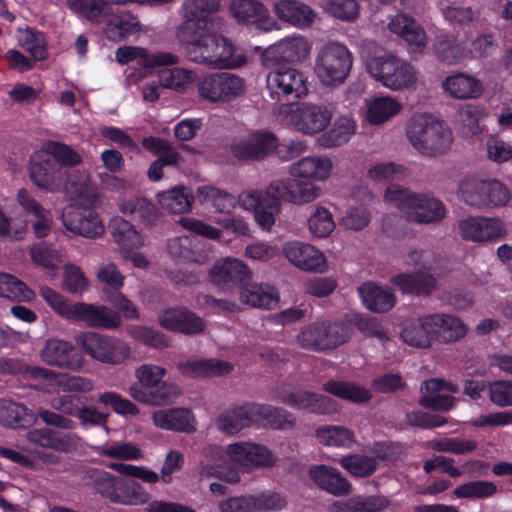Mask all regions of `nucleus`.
Listing matches in <instances>:
<instances>
[{
  "label": "nucleus",
  "instance_id": "nucleus-1",
  "mask_svg": "<svg viewBox=\"0 0 512 512\" xmlns=\"http://www.w3.org/2000/svg\"><path fill=\"white\" fill-rule=\"evenodd\" d=\"M322 189L314 181L301 178L276 179L265 191L245 190L238 196L241 208L254 212V218L263 230H270L275 217L281 211V201L294 205H306L316 201Z\"/></svg>",
  "mask_w": 512,
  "mask_h": 512
},
{
  "label": "nucleus",
  "instance_id": "nucleus-2",
  "mask_svg": "<svg viewBox=\"0 0 512 512\" xmlns=\"http://www.w3.org/2000/svg\"><path fill=\"white\" fill-rule=\"evenodd\" d=\"M222 29H208L190 35L176 37L185 46L188 61L208 69H235L246 63V57L237 53L231 39L221 33Z\"/></svg>",
  "mask_w": 512,
  "mask_h": 512
},
{
  "label": "nucleus",
  "instance_id": "nucleus-3",
  "mask_svg": "<svg viewBox=\"0 0 512 512\" xmlns=\"http://www.w3.org/2000/svg\"><path fill=\"white\" fill-rule=\"evenodd\" d=\"M384 201L395 206L411 223L438 224L446 217V208L442 201L429 194L414 192L397 184H391L386 188Z\"/></svg>",
  "mask_w": 512,
  "mask_h": 512
},
{
  "label": "nucleus",
  "instance_id": "nucleus-4",
  "mask_svg": "<svg viewBox=\"0 0 512 512\" xmlns=\"http://www.w3.org/2000/svg\"><path fill=\"white\" fill-rule=\"evenodd\" d=\"M405 131L413 148L425 155L444 154L453 143L451 129L443 121L430 114L416 113L412 115L406 123Z\"/></svg>",
  "mask_w": 512,
  "mask_h": 512
},
{
  "label": "nucleus",
  "instance_id": "nucleus-5",
  "mask_svg": "<svg viewBox=\"0 0 512 512\" xmlns=\"http://www.w3.org/2000/svg\"><path fill=\"white\" fill-rule=\"evenodd\" d=\"M365 66L373 79L392 91L415 89L418 73L406 60L384 53L367 57Z\"/></svg>",
  "mask_w": 512,
  "mask_h": 512
},
{
  "label": "nucleus",
  "instance_id": "nucleus-6",
  "mask_svg": "<svg viewBox=\"0 0 512 512\" xmlns=\"http://www.w3.org/2000/svg\"><path fill=\"white\" fill-rule=\"evenodd\" d=\"M353 65L350 50L338 42L328 43L316 54L314 72L319 82L328 88L342 85L348 78Z\"/></svg>",
  "mask_w": 512,
  "mask_h": 512
},
{
  "label": "nucleus",
  "instance_id": "nucleus-7",
  "mask_svg": "<svg viewBox=\"0 0 512 512\" xmlns=\"http://www.w3.org/2000/svg\"><path fill=\"white\" fill-rule=\"evenodd\" d=\"M74 342L85 355L101 364L121 365L131 356L127 342L96 331L79 332L74 336Z\"/></svg>",
  "mask_w": 512,
  "mask_h": 512
},
{
  "label": "nucleus",
  "instance_id": "nucleus-8",
  "mask_svg": "<svg viewBox=\"0 0 512 512\" xmlns=\"http://www.w3.org/2000/svg\"><path fill=\"white\" fill-rule=\"evenodd\" d=\"M220 9L221 0H183L178 10L181 22L175 28V38L208 29H222L225 21L217 15Z\"/></svg>",
  "mask_w": 512,
  "mask_h": 512
},
{
  "label": "nucleus",
  "instance_id": "nucleus-9",
  "mask_svg": "<svg viewBox=\"0 0 512 512\" xmlns=\"http://www.w3.org/2000/svg\"><path fill=\"white\" fill-rule=\"evenodd\" d=\"M458 195L464 203L476 208L503 206L511 198L509 190L499 181L477 176L463 179Z\"/></svg>",
  "mask_w": 512,
  "mask_h": 512
},
{
  "label": "nucleus",
  "instance_id": "nucleus-10",
  "mask_svg": "<svg viewBox=\"0 0 512 512\" xmlns=\"http://www.w3.org/2000/svg\"><path fill=\"white\" fill-rule=\"evenodd\" d=\"M246 81L231 72H213L203 76L197 83L201 99L213 104H228L245 95Z\"/></svg>",
  "mask_w": 512,
  "mask_h": 512
},
{
  "label": "nucleus",
  "instance_id": "nucleus-11",
  "mask_svg": "<svg viewBox=\"0 0 512 512\" xmlns=\"http://www.w3.org/2000/svg\"><path fill=\"white\" fill-rule=\"evenodd\" d=\"M349 327L341 323L314 322L301 328L296 336L297 344L306 350L334 349L350 338Z\"/></svg>",
  "mask_w": 512,
  "mask_h": 512
},
{
  "label": "nucleus",
  "instance_id": "nucleus-12",
  "mask_svg": "<svg viewBox=\"0 0 512 512\" xmlns=\"http://www.w3.org/2000/svg\"><path fill=\"white\" fill-rule=\"evenodd\" d=\"M286 120L298 132L313 136L324 131L333 117V110L322 103L302 102L284 106Z\"/></svg>",
  "mask_w": 512,
  "mask_h": 512
},
{
  "label": "nucleus",
  "instance_id": "nucleus-13",
  "mask_svg": "<svg viewBox=\"0 0 512 512\" xmlns=\"http://www.w3.org/2000/svg\"><path fill=\"white\" fill-rule=\"evenodd\" d=\"M266 87L273 100L300 99L308 95V76L300 69L282 66L270 71Z\"/></svg>",
  "mask_w": 512,
  "mask_h": 512
},
{
  "label": "nucleus",
  "instance_id": "nucleus-14",
  "mask_svg": "<svg viewBox=\"0 0 512 512\" xmlns=\"http://www.w3.org/2000/svg\"><path fill=\"white\" fill-rule=\"evenodd\" d=\"M312 43L303 35L286 36L268 46L261 54L264 65L298 64L305 62L311 53Z\"/></svg>",
  "mask_w": 512,
  "mask_h": 512
},
{
  "label": "nucleus",
  "instance_id": "nucleus-15",
  "mask_svg": "<svg viewBox=\"0 0 512 512\" xmlns=\"http://www.w3.org/2000/svg\"><path fill=\"white\" fill-rule=\"evenodd\" d=\"M207 451L218 456L223 462L229 460L243 467H271L276 462L266 447L249 442L230 444L225 453L216 446L209 447Z\"/></svg>",
  "mask_w": 512,
  "mask_h": 512
},
{
  "label": "nucleus",
  "instance_id": "nucleus-16",
  "mask_svg": "<svg viewBox=\"0 0 512 512\" xmlns=\"http://www.w3.org/2000/svg\"><path fill=\"white\" fill-rule=\"evenodd\" d=\"M25 438L34 446L65 454L76 452L81 444V437L78 434L64 432L46 426L28 430L25 434Z\"/></svg>",
  "mask_w": 512,
  "mask_h": 512
},
{
  "label": "nucleus",
  "instance_id": "nucleus-17",
  "mask_svg": "<svg viewBox=\"0 0 512 512\" xmlns=\"http://www.w3.org/2000/svg\"><path fill=\"white\" fill-rule=\"evenodd\" d=\"M29 177L38 189L51 193L59 191L65 181L63 169L43 155H36L32 159Z\"/></svg>",
  "mask_w": 512,
  "mask_h": 512
},
{
  "label": "nucleus",
  "instance_id": "nucleus-18",
  "mask_svg": "<svg viewBox=\"0 0 512 512\" xmlns=\"http://www.w3.org/2000/svg\"><path fill=\"white\" fill-rule=\"evenodd\" d=\"M228 10L237 23L256 24L265 31L277 28L269 10L259 0H230Z\"/></svg>",
  "mask_w": 512,
  "mask_h": 512
},
{
  "label": "nucleus",
  "instance_id": "nucleus-19",
  "mask_svg": "<svg viewBox=\"0 0 512 512\" xmlns=\"http://www.w3.org/2000/svg\"><path fill=\"white\" fill-rule=\"evenodd\" d=\"M458 387L452 382L440 378H431L420 386L421 397L418 404L426 409L447 412L455 406L454 397L441 394L442 391L458 392Z\"/></svg>",
  "mask_w": 512,
  "mask_h": 512
},
{
  "label": "nucleus",
  "instance_id": "nucleus-20",
  "mask_svg": "<svg viewBox=\"0 0 512 512\" xmlns=\"http://www.w3.org/2000/svg\"><path fill=\"white\" fill-rule=\"evenodd\" d=\"M64 226L71 232L86 238H97L104 234L105 227L98 214L78 205L71 206L62 215Z\"/></svg>",
  "mask_w": 512,
  "mask_h": 512
},
{
  "label": "nucleus",
  "instance_id": "nucleus-21",
  "mask_svg": "<svg viewBox=\"0 0 512 512\" xmlns=\"http://www.w3.org/2000/svg\"><path fill=\"white\" fill-rule=\"evenodd\" d=\"M283 253L291 264L302 271L322 273L327 267L325 255L308 243L288 242L283 248Z\"/></svg>",
  "mask_w": 512,
  "mask_h": 512
},
{
  "label": "nucleus",
  "instance_id": "nucleus-22",
  "mask_svg": "<svg viewBox=\"0 0 512 512\" xmlns=\"http://www.w3.org/2000/svg\"><path fill=\"white\" fill-rule=\"evenodd\" d=\"M458 230L464 240L486 242L506 234L504 224L496 218L471 217L458 223Z\"/></svg>",
  "mask_w": 512,
  "mask_h": 512
},
{
  "label": "nucleus",
  "instance_id": "nucleus-23",
  "mask_svg": "<svg viewBox=\"0 0 512 512\" xmlns=\"http://www.w3.org/2000/svg\"><path fill=\"white\" fill-rule=\"evenodd\" d=\"M172 0H67L68 7L75 13L84 16L92 23H100L102 15L110 5L124 6L131 3L138 5L158 7L170 3Z\"/></svg>",
  "mask_w": 512,
  "mask_h": 512
},
{
  "label": "nucleus",
  "instance_id": "nucleus-24",
  "mask_svg": "<svg viewBox=\"0 0 512 512\" xmlns=\"http://www.w3.org/2000/svg\"><path fill=\"white\" fill-rule=\"evenodd\" d=\"M74 346L65 340L58 338L47 339L40 350L41 360L49 366L78 370L82 367V361L74 354Z\"/></svg>",
  "mask_w": 512,
  "mask_h": 512
},
{
  "label": "nucleus",
  "instance_id": "nucleus-25",
  "mask_svg": "<svg viewBox=\"0 0 512 512\" xmlns=\"http://www.w3.org/2000/svg\"><path fill=\"white\" fill-rule=\"evenodd\" d=\"M276 147V136L267 131L256 132L232 145V153L242 160L262 159Z\"/></svg>",
  "mask_w": 512,
  "mask_h": 512
},
{
  "label": "nucleus",
  "instance_id": "nucleus-26",
  "mask_svg": "<svg viewBox=\"0 0 512 512\" xmlns=\"http://www.w3.org/2000/svg\"><path fill=\"white\" fill-rule=\"evenodd\" d=\"M115 59L119 64H127L138 60L143 67H158L176 65L179 57L170 52H149L137 46H122L115 51Z\"/></svg>",
  "mask_w": 512,
  "mask_h": 512
},
{
  "label": "nucleus",
  "instance_id": "nucleus-27",
  "mask_svg": "<svg viewBox=\"0 0 512 512\" xmlns=\"http://www.w3.org/2000/svg\"><path fill=\"white\" fill-rule=\"evenodd\" d=\"M160 326L166 330L187 335L202 333L204 321L196 314L184 308H169L158 315Z\"/></svg>",
  "mask_w": 512,
  "mask_h": 512
},
{
  "label": "nucleus",
  "instance_id": "nucleus-28",
  "mask_svg": "<svg viewBox=\"0 0 512 512\" xmlns=\"http://www.w3.org/2000/svg\"><path fill=\"white\" fill-rule=\"evenodd\" d=\"M76 321L84 322L91 328L115 330L122 325L121 316L105 305L79 302Z\"/></svg>",
  "mask_w": 512,
  "mask_h": 512
},
{
  "label": "nucleus",
  "instance_id": "nucleus-29",
  "mask_svg": "<svg viewBox=\"0 0 512 512\" xmlns=\"http://www.w3.org/2000/svg\"><path fill=\"white\" fill-rule=\"evenodd\" d=\"M282 402L296 409H306L317 414H332L338 410L337 403L324 395L306 390H295L282 397Z\"/></svg>",
  "mask_w": 512,
  "mask_h": 512
},
{
  "label": "nucleus",
  "instance_id": "nucleus-30",
  "mask_svg": "<svg viewBox=\"0 0 512 512\" xmlns=\"http://www.w3.org/2000/svg\"><path fill=\"white\" fill-rule=\"evenodd\" d=\"M433 314L411 319L404 324L401 332L403 341L413 347L429 348L435 339Z\"/></svg>",
  "mask_w": 512,
  "mask_h": 512
},
{
  "label": "nucleus",
  "instance_id": "nucleus-31",
  "mask_svg": "<svg viewBox=\"0 0 512 512\" xmlns=\"http://www.w3.org/2000/svg\"><path fill=\"white\" fill-rule=\"evenodd\" d=\"M333 163L326 156H308L303 157L293 163L289 168V173L295 178H301L308 181H325L332 172Z\"/></svg>",
  "mask_w": 512,
  "mask_h": 512
},
{
  "label": "nucleus",
  "instance_id": "nucleus-32",
  "mask_svg": "<svg viewBox=\"0 0 512 512\" xmlns=\"http://www.w3.org/2000/svg\"><path fill=\"white\" fill-rule=\"evenodd\" d=\"M209 275L218 286L237 285L249 279L251 272L248 267L236 258H225L217 261L210 269Z\"/></svg>",
  "mask_w": 512,
  "mask_h": 512
},
{
  "label": "nucleus",
  "instance_id": "nucleus-33",
  "mask_svg": "<svg viewBox=\"0 0 512 512\" xmlns=\"http://www.w3.org/2000/svg\"><path fill=\"white\" fill-rule=\"evenodd\" d=\"M392 283L403 293L422 297L430 296L437 289V279L430 270L396 275Z\"/></svg>",
  "mask_w": 512,
  "mask_h": 512
},
{
  "label": "nucleus",
  "instance_id": "nucleus-34",
  "mask_svg": "<svg viewBox=\"0 0 512 512\" xmlns=\"http://www.w3.org/2000/svg\"><path fill=\"white\" fill-rule=\"evenodd\" d=\"M309 476L319 488L334 496H345L351 493L352 485L333 467L313 466L309 469Z\"/></svg>",
  "mask_w": 512,
  "mask_h": 512
},
{
  "label": "nucleus",
  "instance_id": "nucleus-35",
  "mask_svg": "<svg viewBox=\"0 0 512 512\" xmlns=\"http://www.w3.org/2000/svg\"><path fill=\"white\" fill-rule=\"evenodd\" d=\"M273 11L279 20L297 28L309 27L316 18V13L308 5L295 0L278 1Z\"/></svg>",
  "mask_w": 512,
  "mask_h": 512
},
{
  "label": "nucleus",
  "instance_id": "nucleus-36",
  "mask_svg": "<svg viewBox=\"0 0 512 512\" xmlns=\"http://www.w3.org/2000/svg\"><path fill=\"white\" fill-rule=\"evenodd\" d=\"M177 370L189 378L220 377L228 375L233 370L232 363L219 359L185 361L177 364Z\"/></svg>",
  "mask_w": 512,
  "mask_h": 512
},
{
  "label": "nucleus",
  "instance_id": "nucleus-37",
  "mask_svg": "<svg viewBox=\"0 0 512 512\" xmlns=\"http://www.w3.org/2000/svg\"><path fill=\"white\" fill-rule=\"evenodd\" d=\"M365 119L371 125H381L398 115L403 105L392 96H376L365 100Z\"/></svg>",
  "mask_w": 512,
  "mask_h": 512
},
{
  "label": "nucleus",
  "instance_id": "nucleus-38",
  "mask_svg": "<svg viewBox=\"0 0 512 512\" xmlns=\"http://www.w3.org/2000/svg\"><path fill=\"white\" fill-rule=\"evenodd\" d=\"M129 394L140 403L161 406L172 403L181 394V390L172 383L161 381L154 390L150 391L133 384L129 388Z\"/></svg>",
  "mask_w": 512,
  "mask_h": 512
},
{
  "label": "nucleus",
  "instance_id": "nucleus-39",
  "mask_svg": "<svg viewBox=\"0 0 512 512\" xmlns=\"http://www.w3.org/2000/svg\"><path fill=\"white\" fill-rule=\"evenodd\" d=\"M152 420L156 427L164 430L192 432L195 431V420L191 412L185 408H171L155 411Z\"/></svg>",
  "mask_w": 512,
  "mask_h": 512
},
{
  "label": "nucleus",
  "instance_id": "nucleus-40",
  "mask_svg": "<svg viewBox=\"0 0 512 512\" xmlns=\"http://www.w3.org/2000/svg\"><path fill=\"white\" fill-rule=\"evenodd\" d=\"M257 405H243L229 409L219 415L216 426L227 435H235L252 425Z\"/></svg>",
  "mask_w": 512,
  "mask_h": 512
},
{
  "label": "nucleus",
  "instance_id": "nucleus-41",
  "mask_svg": "<svg viewBox=\"0 0 512 512\" xmlns=\"http://www.w3.org/2000/svg\"><path fill=\"white\" fill-rule=\"evenodd\" d=\"M359 293L367 309L375 313H385L396 304V297L388 287L375 283H365L359 287Z\"/></svg>",
  "mask_w": 512,
  "mask_h": 512
},
{
  "label": "nucleus",
  "instance_id": "nucleus-42",
  "mask_svg": "<svg viewBox=\"0 0 512 512\" xmlns=\"http://www.w3.org/2000/svg\"><path fill=\"white\" fill-rule=\"evenodd\" d=\"M435 57L445 64H456L468 55L463 43L453 34H439L432 44Z\"/></svg>",
  "mask_w": 512,
  "mask_h": 512
},
{
  "label": "nucleus",
  "instance_id": "nucleus-43",
  "mask_svg": "<svg viewBox=\"0 0 512 512\" xmlns=\"http://www.w3.org/2000/svg\"><path fill=\"white\" fill-rule=\"evenodd\" d=\"M142 31L143 26L138 17L130 12L114 16L106 22L103 30L106 38L115 43Z\"/></svg>",
  "mask_w": 512,
  "mask_h": 512
},
{
  "label": "nucleus",
  "instance_id": "nucleus-44",
  "mask_svg": "<svg viewBox=\"0 0 512 512\" xmlns=\"http://www.w3.org/2000/svg\"><path fill=\"white\" fill-rule=\"evenodd\" d=\"M356 127V121L351 116H338L331 128L320 136L319 142L325 148L340 147L355 134Z\"/></svg>",
  "mask_w": 512,
  "mask_h": 512
},
{
  "label": "nucleus",
  "instance_id": "nucleus-45",
  "mask_svg": "<svg viewBox=\"0 0 512 512\" xmlns=\"http://www.w3.org/2000/svg\"><path fill=\"white\" fill-rule=\"evenodd\" d=\"M435 339L441 343H452L466 334L465 324L457 317L447 314H433Z\"/></svg>",
  "mask_w": 512,
  "mask_h": 512
},
{
  "label": "nucleus",
  "instance_id": "nucleus-46",
  "mask_svg": "<svg viewBox=\"0 0 512 512\" xmlns=\"http://www.w3.org/2000/svg\"><path fill=\"white\" fill-rule=\"evenodd\" d=\"M158 79L163 89L185 93L196 79V73L182 67L165 68L158 72Z\"/></svg>",
  "mask_w": 512,
  "mask_h": 512
},
{
  "label": "nucleus",
  "instance_id": "nucleus-47",
  "mask_svg": "<svg viewBox=\"0 0 512 512\" xmlns=\"http://www.w3.org/2000/svg\"><path fill=\"white\" fill-rule=\"evenodd\" d=\"M0 374L3 376H25L33 379H51L55 372L39 366H29L21 359L0 356Z\"/></svg>",
  "mask_w": 512,
  "mask_h": 512
},
{
  "label": "nucleus",
  "instance_id": "nucleus-48",
  "mask_svg": "<svg viewBox=\"0 0 512 512\" xmlns=\"http://www.w3.org/2000/svg\"><path fill=\"white\" fill-rule=\"evenodd\" d=\"M157 200L169 212L185 213L190 211L194 196L189 188L181 186L158 193Z\"/></svg>",
  "mask_w": 512,
  "mask_h": 512
},
{
  "label": "nucleus",
  "instance_id": "nucleus-49",
  "mask_svg": "<svg viewBox=\"0 0 512 512\" xmlns=\"http://www.w3.org/2000/svg\"><path fill=\"white\" fill-rule=\"evenodd\" d=\"M240 300L251 307L270 309L278 303V295L271 287L251 284L242 289Z\"/></svg>",
  "mask_w": 512,
  "mask_h": 512
},
{
  "label": "nucleus",
  "instance_id": "nucleus-50",
  "mask_svg": "<svg viewBox=\"0 0 512 512\" xmlns=\"http://www.w3.org/2000/svg\"><path fill=\"white\" fill-rule=\"evenodd\" d=\"M109 229L115 243L125 251L138 248L143 243L134 227L121 217L113 218L109 223Z\"/></svg>",
  "mask_w": 512,
  "mask_h": 512
},
{
  "label": "nucleus",
  "instance_id": "nucleus-51",
  "mask_svg": "<svg viewBox=\"0 0 512 512\" xmlns=\"http://www.w3.org/2000/svg\"><path fill=\"white\" fill-rule=\"evenodd\" d=\"M323 389L334 396L358 404L366 403L372 397L367 388L352 382L328 381Z\"/></svg>",
  "mask_w": 512,
  "mask_h": 512
},
{
  "label": "nucleus",
  "instance_id": "nucleus-52",
  "mask_svg": "<svg viewBox=\"0 0 512 512\" xmlns=\"http://www.w3.org/2000/svg\"><path fill=\"white\" fill-rule=\"evenodd\" d=\"M43 152L62 169L72 168L82 163L83 158L78 151L64 143L48 140L43 143Z\"/></svg>",
  "mask_w": 512,
  "mask_h": 512
},
{
  "label": "nucleus",
  "instance_id": "nucleus-53",
  "mask_svg": "<svg viewBox=\"0 0 512 512\" xmlns=\"http://www.w3.org/2000/svg\"><path fill=\"white\" fill-rule=\"evenodd\" d=\"M0 297L28 302L34 299L35 293L14 275L0 272Z\"/></svg>",
  "mask_w": 512,
  "mask_h": 512
},
{
  "label": "nucleus",
  "instance_id": "nucleus-54",
  "mask_svg": "<svg viewBox=\"0 0 512 512\" xmlns=\"http://www.w3.org/2000/svg\"><path fill=\"white\" fill-rule=\"evenodd\" d=\"M120 211L134 220H139L145 225L151 224L157 213L156 207L146 198L135 197L123 200L119 204Z\"/></svg>",
  "mask_w": 512,
  "mask_h": 512
},
{
  "label": "nucleus",
  "instance_id": "nucleus-55",
  "mask_svg": "<svg viewBox=\"0 0 512 512\" xmlns=\"http://www.w3.org/2000/svg\"><path fill=\"white\" fill-rule=\"evenodd\" d=\"M444 89L453 97L459 99L472 98L480 94V83L467 75L458 74L448 77L443 83Z\"/></svg>",
  "mask_w": 512,
  "mask_h": 512
},
{
  "label": "nucleus",
  "instance_id": "nucleus-56",
  "mask_svg": "<svg viewBox=\"0 0 512 512\" xmlns=\"http://www.w3.org/2000/svg\"><path fill=\"white\" fill-rule=\"evenodd\" d=\"M40 295L56 314L68 321H76L79 302L71 303L60 293L47 286L40 288Z\"/></svg>",
  "mask_w": 512,
  "mask_h": 512
},
{
  "label": "nucleus",
  "instance_id": "nucleus-57",
  "mask_svg": "<svg viewBox=\"0 0 512 512\" xmlns=\"http://www.w3.org/2000/svg\"><path fill=\"white\" fill-rule=\"evenodd\" d=\"M315 435L326 446L350 447L355 441L353 432L343 426H321L316 429Z\"/></svg>",
  "mask_w": 512,
  "mask_h": 512
},
{
  "label": "nucleus",
  "instance_id": "nucleus-58",
  "mask_svg": "<svg viewBox=\"0 0 512 512\" xmlns=\"http://www.w3.org/2000/svg\"><path fill=\"white\" fill-rule=\"evenodd\" d=\"M484 109L481 106L465 105L457 112L460 132L465 137H472L482 132L481 121Z\"/></svg>",
  "mask_w": 512,
  "mask_h": 512
},
{
  "label": "nucleus",
  "instance_id": "nucleus-59",
  "mask_svg": "<svg viewBox=\"0 0 512 512\" xmlns=\"http://www.w3.org/2000/svg\"><path fill=\"white\" fill-rule=\"evenodd\" d=\"M197 196L202 204L212 206L219 213H229L234 207V197L213 186L200 187Z\"/></svg>",
  "mask_w": 512,
  "mask_h": 512
},
{
  "label": "nucleus",
  "instance_id": "nucleus-60",
  "mask_svg": "<svg viewBox=\"0 0 512 512\" xmlns=\"http://www.w3.org/2000/svg\"><path fill=\"white\" fill-rule=\"evenodd\" d=\"M308 229L316 238L328 237L335 229L333 214L324 206H316L308 218Z\"/></svg>",
  "mask_w": 512,
  "mask_h": 512
},
{
  "label": "nucleus",
  "instance_id": "nucleus-61",
  "mask_svg": "<svg viewBox=\"0 0 512 512\" xmlns=\"http://www.w3.org/2000/svg\"><path fill=\"white\" fill-rule=\"evenodd\" d=\"M255 415L265 420L274 429H289L294 427L296 422L292 413L270 405H257Z\"/></svg>",
  "mask_w": 512,
  "mask_h": 512
},
{
  "label": "nucleus",
  "instance_id": "nucleus-62",
  "mask_svg": "<svg viewBox=\"0 0 512 512\" xmlns=\"http://www.w3.org/2000/svg\"><path fill=\"white\" fill-rule=\"evenodd\" d=\"M150 495L143 486L131 479H121L116 499L121 505H142L149 501Z\"/></svg>",
  "mask_w": 512,
  "mask_h": 512
},
{
  "label": "nucleus",
  "instance_id": "nucleus-63",
  "mask_svg": "<svg viewBox=\"0 0 512 512\" xmlns=\"http://www.w3.org/2000/svg\"><path fill=\"white\" fill-rule=\"evenodd\" d=\"M127 332L131 338L155 349H165L170 345L165 334L146 326L131 325Z\"/></svg>",
  "mask_w": 512,
  "mask_h": 512
},
{
  "label": "nucleus",
  "instance_id": "nucleus-64",
  "mask_svg": "<svg viewBox=\"0 0 512 512\" xmlns=\"http://www.w3.org/2000/svg\"><path fill=\"white\" fill-rule=\"evenodd\" d=\"M28 409L20 404L7 399L0 400V423L7 427H21L26 420Z\"/></svg>",
  "mask_w": 512,
  "mask_h": 512
}]
</instances>
